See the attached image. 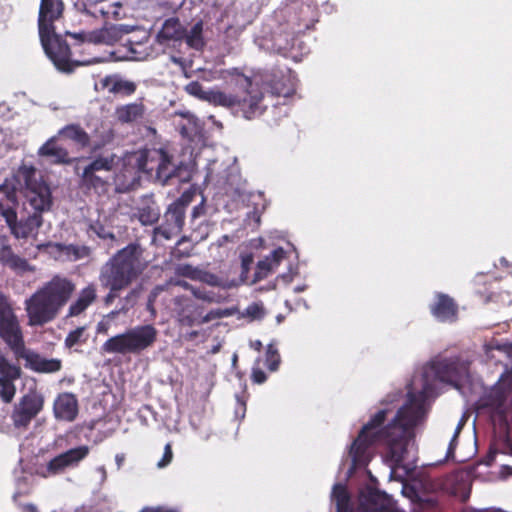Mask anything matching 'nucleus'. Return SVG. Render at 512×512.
Listing matches in <instances>:
<instances>
[{
  "label": "nucleus",
  "mask_w": 512,
  "mask_h": 512,
  "mask_svg": "<svg viewBox=\"0 0 512 512\" xmlns=\"http://www.w3.org/2000/svg\"><path fill=\"white\" fill-rule=\"evenodd\" d=\"M469 376V362L458 356L436 357L423 365L407 384V398L387 423L391 413L388 405L402 397L396 390L386 395L379 409L361 428L358 436L347 448L343 465L349 462L348 473L368 465L376 444L384 445L390 462L391 475L409 476L416 468L415 429L427 418L431 400L436 397L438 385L447 383L459 389V384Z\"/></svg>",
  "instance_id": "f257e3e1"
},
{
  "label": "nucleus",
  "mask_w": 512,
  "mask_h": 512,
  "mask_svg": "<svg viewBox=\"0 0 512 512\" xmlns=\"http://www.w3.org/2000/svg\"><path fill=\"white\" fill-rule=\"evenodd\" d=\"M51 206L50 188L33 166L22 165L0 185V215L17 239L34 237Z\"/></svg>",
  "instance_id": "f03ea898"
},
{
  "label": "nucleus",
  "mask_w": 512,
  "mask_h": 512,
  "mask_svg": "<svg viewBox=\"0 0 512 512\" xmlns=\"http://www.w3.org/2000/svg\"><path fill=\"white\" fill-rule=\"evenodd\" d=\"M140 173L160 185L188 182L192 176L189 165L176 161L163 149L133 153L125 159L123 170L115 175L116 191L126 193L139 185Z\"/></svg>",
  "instance_id": "7ed1b4c3"
},
{
  "label": "nucleus",
  "mask_w": 512,
  "mask_h": 512,
  "mask_svg": "<svg viewBox=\"0 0 512 512\" xmlns=\"http://www.w3.org/2000/svg\"><path fill=\"white\" fill-rule=\"evenodd\" d=\"M231 74L237 75L235 93L225 92L216 87L206 89L197 81L188 83L185 91L195 98L223 107L246 120L262 115L266 105L259 75L248 77L239 73L238 69H233Z\"/></svg>",
  "instance_id": "20e7f679"
},
{
  "label": "nucleus",
  "mask_w": 512,
  "mask_h": 512,
  "mask_svg": "<svg viewBox=\"0 0 512 512\" xmlns=\"http://www.w3.org/2000/svg\"><path fill=\"white\" fill-rule=\"evenodd\" d=\"M63 11L61 0H42L39 9V36L45 54L60 72L71 73L75 66L81 63H73L70 60L71 52L68 44L54 32L53 22L58 19ZM106 58H93L83 64L89 65L106 61Z\"/></svg>",
  "instance_id": "39448f33"
},
{
  "label": "nucleus",
  "mask_w": 512,
  "mask_h": 512,
  "mask_svg": "<svg viewBox=\"0 0 512 512\" xmlns=\"http://www.w3.org/2000/svg\"><path fill=\"white\" fill-rule=\"evenodd\" d=\"M75 290L67 277L56 275L24 302L30 326H43L53 321Z\"/></svg>",
  "instance_id": "423d86ee"
},
{
  "label": "nucleus",
  "mask_w": 512,
  "mask_h": 512,
  "mask_svg": "<svg viewBox=\"0 0 512 512\" xmlns=\"http://www.w3.org/2000/svg\"><path fill=\"white\" fill-rule=\"evenodd\" d=\"M141 258L142 249L138 244L132 243L119 250L101 267V286L112 290L126 289L144 270Z\"/></svg>",
  "instance_id": "0eeeda50"
},
{
  "label": "nucleus",
  "mask_w": 512,
  "mask_h": 512,
  "mask_svg": "<svg viewBox=\"0 0 512 512\" xmlns=\"http://www.w3.org/2000/svg\"><path fill=\"white\" fill-rule=\"evenodd\" d=\"M159 332L152 324L137 325L110 337L102 345L108 354L140 355L154 346Z\"/></svg>",
  "instance_id": "6e6552de"
},
{
  "label": "nucleus",
  "mask_w": 512,
  "mask_h": 512,
  "mask_svg": "<svg viewBox=\"0 0 512 512\" xmlns=\"http://www.w3.org/2000/svg\"><path fill=\"white\" fill-rule=\"evenodd\" d=\"M486 353L492 350H498L506 355L511 361V369L502 374L496 387L491 392L488 405L497 413L504 414L508 409H512V343H498L491 341L485 345Z\"/></svg>",
  "instance_id": "1a4fd4ad"
},
{
  "label": "nucleus",
  "mask_w": 512,
  "mask_h": 512,
  "mask_svg": "<svg viewBox=\"0 0 512 512\" xmlns=\"http://www.w3.org/2000/svg\"><path fill=\"white\" fill-rule=\"evenodd\" d=\"M0 338L15 357L26 347L23 331L9 298L0 291Z\"/></svg>",
  "instance_id": "9d476101"
},
{
  "label": "nucleus",
  "mask_w": 512,
  "mask_h": 512,
  "mask_svg": "<svg viewBox=\"0 0 512 512\" xmlns=\"http://www.w3.org/2000/svg\"><path fill=\"white\" fill-rule=\"evenodd\" d=\"M191 199L187 194L172 202L164 212L162 222L154 228V238L170 240L178 236L185 224L186 208Z\"/></svg>",
  "instance_id": "9b49d317"
},
{
  "label": "nucleus",
  "mask_w": 512,
  "mask_h": 512,
  "mask_svg": "<svg viewBox=\"0 0 512 512\" xmlns=\"http://www.w3.org/2000/svg\"><path fill=\"white\" fill-rule=\"evenodd\" d=\"M44 397L36 391L24 395L15 406L12 419L15 427L26 428L43 409Z\"/></svg>",
  "instance_id": "f8f14e48"
},
{
  "label": "nucleus",
  "mask_w": 512,
  "mask_h": 512,
  "mask_svg": "<svg viewBox=\"0 0 512 512\" xmlns=\"http://www.w3.org/2000/svg\"><path fill=\"white\" fill-rule=\"evenodd\" d=\"M264 93L268 90L273 95L289 97L296 89V76L290 69L279 70L273 74L259 75Z\"/></svg>",
  "instance_id": "ddd939ff"
},
{
  "label": "nucleus",
  "mask_w": 512,
  "mask_h": 512,
  "mask_svg": "<svg viewBox=\"0 0 512 512\" xmlns=\"http://www.w3.org/2000/svg\"><path fill=\"white\" fill-rule=\"evenodd\" d=\"M89 453L88 445H80L60 453L47 463L45 476L61 474L67 469L78 467Z\"/></svg>",
  "instance_id": "4468645a"
},
{
  "label": "nucleus",
  "mask_w": 512,
  "mask_h": 512,
  "mask_svg": "<svg viewBox=\"0 0 512 512\" xmlns=\"http://www.w3.org/2000/svg\"><path fill=\"white\" fill-rule=\"evenodd\" d=\"M20 373V368L10 363L0 350V398L3 402L13 400L16 394L14 381L20 377Z\"/></svg>",
  "instance_id": "2eb2a0df"
},
{
  "label": "nucleus",
  "mask_w": 512,
  "mask_h": 512,
  "mask_svg": "<svg viewBox=\"0 0 512 512\" xmlns=\"http://www.w3.org/2000/svg\"><path fill=\"white\" fill-rule=\"evenodd\" d=\"M362 512H394L393 499L384 492L367 489L359 498Z\"/></svg>",
  "instance_id": "dca6fc26"
},
{
  "label": "nucleus",
  "mask_w": 512,
  "mask_h": 512,
  "mask_svg": "<svg viewBox=\"0 0 512 512\" xmlns=\"http://www.w3.org/2000/svg\"><path fill=\"white\" fill-rule=\"evenodd\" d=\"M17 359H24L26 361V367L40 372V373H54L61 369V361L59 359H48L42 357L38 353L27 349H23V352L16 356Z\"/></svg>",
  "instance_id": "f3484780"
},
{
  "label": "nucleus",
  "mask_w": 512,
  "mask_h": 512,
  "mask_svg": "<svg viewBox=\"0 0 512 512\" xmlns=\"http://www.w3.org/2000/svg\"><path fill=\"white\" fill-rule=\"evenodd\" d=\"M133 217L145 226L153 225L158 221L160 209L152 195H143L139 198L133 209Z\"/></svg>",
  "instance_id": "a211bd4d"
},
{
  "label": "nucleus",
  "mask_w": 512,
  "mask_h": 512,
  "mask_svg": "<svg viewBox=\"0 0 512 512\" xmlns=\"http://www.w3.org/2000/svg\"><path fill=\"white\" fill-rule=\"evenodd\" d=\"M53 413L57 420L74 421L78 414V401L75 395L68 392L59 394L53 404Z\"/></svg>",
  "instance_id": "6ab92c4d"
},
{
  "label": "nucleus",
  "mask_w": 512,
  "mask_h": 512,
  "mask_svg": "<svg viewBox=\"0 0 512 512\" xmlns=\"http://www.w3.org/2000/svg\"><path fill=\"white\" fill-rule=\"evenodd\" d=\"M50 253L62 261H78L89 258L91 250L85 245L48 243Z\"/></svg>",
  "instance_id": "aec40b11"
},
{
  "label": "nucleus",
  "mask_w": 512,
  "mask_h": 512,
  "mask_svg": "<svg viewBox=\"0 0 512 512\" xmlns=\"http://www.w3.org/2000/svg\"><path fill=\"white\" fill-rule=\"evenodd\" d=\"M96 299L97 289L95 284L91 283L78 292L76 298L68 307L66 318H74L82 315Z\"/></svg>",
  "instance_id": "412c9836"
},
{
  "label": "nucleus",
  "mask_w": 512,
  "mask_h": 512,
  "mask_svg": "<svg viewBox=\"0 0 512 512\" xmlns=\"http://www.w3.org/2000/svg\"><path fill=\"white\" fill-rule=\"evenodd\" d=\"M430 311L434 318L440 322H452L456 319L457 306L448 295L438 293L430 305Z\"/></svg>",
  "instance_id": "4be33fe9"
},
{
  "label": "nucleus",
  "mask_w": 512,
  "mask_h": 512,
  "mask_svg": "<svg viewBox=\"0 0 512 512\" xmlns=\"http://www.w3.org/2000/svg\"><path fill=\"white\" fill-rule=\"evenodd\" d=\"M443 488L446 492L466 501L471 491L470 477L464 472L453 473L445 479Z\"/></svg>",
  "instance_id": "5701e85b"
},
{
  "label": "nucleus",
  "mask_w": 512,
  "mask_h": 512,
  "mask_svg": "<svg viewBox=\"0 0 512 512\" xmlns=\"http://www.w3.org/2000/svg\"><path fill=\"white\" fill-rule=\"evenodd\" d=\"M132 30L131 26L125 24L105 26L102 29L95 30V34L92 35L94 44L113 45Z\"/></svg>",
  "instance_id": "b1692460"
},
{
  "label": "nucleus",
  "mask_w": 512,
  "mask_h": 512,
  "mask_svg": "<svg viewBox=\"0 0 512 512\" xmlns=\"http://www.w3.org/2000/svg\"><path fill=\"white\" fill-rule=\"evenodd\" d=\"M285 257L286 252L283 248L279 247L273 250L272 253L266 256L263 260H260L257 264L253 283L266 278L270 273L275 271Z\"/></svg>",
  "instance_id": "393cba45"
},
{
  "label": "nucleus",
  "mask_w": 512,
  "mask_h": 512,
  "mask_svg": "<svg viewBox=\"0 0 512 512\" xmlns=\"http://www.w3.org/2000/svg\"><path fill=\"white\" fill-rule=\"evenodd\" d=\"M58 136L48 139L38 150V155L54 164L69 163L70 158L66 149L58 146Z\"/></svg>",
  "instance_id": "a878e982"
},
{
  "label": "nucleus",
  "mask_w": 512,
  "mask_h": 512,
  "mask_svg": "<svg viewBox=\"0 0 512 512\" xmlns=\"http://www.w3.org/2000/svg\"><path fill=\"white\" fill-rule=\"evenodd\" d=\"M145 111L141 102H134L118 106L115 110V117L121 123H134L144 117Z\"/></svg>",
  "instance_id": "bb28decb"
},
{
  "label": "nucleus",
  "mask_w": 512,
  "mask_h": 512,
  "mask_svg": "<svg viewBox=\"0 0 512 512\" xmlns=\"http://www.w3.org/2000/svg\"><path fill=\"white\" fill-rule=\"evenodd\" d=\"M101 84L109 93L120 94L123 96L131 95L136 90L134 82L124 80L117 75L105 77L102 79Z\"/></svg>",
  "instance_id": "cd10ccee"
},
{
  "label": "nucleus",
  "mask_w": 512,
  "mask_h": 512,
  "mask_svg": "<svg viewBox=\"0 0 512 512\" xmlns=\"http://www.w3.org/2000/svg\"><path fill=\"white\" fill-rule=\"evenodd\" d=\"M56 136L71 140L81 148L91 145L89 134L77 124H69L64 126L58 131Z\"/></svg>",
  "instance_id": "c85d7f7f"
},
{
  "label": "nucleus",
  "mask_w": 512,
  "mask_h": 512,
  "mask_svg": "<svg viewBox=\"0 0 512 512\" xmlns=\"http://www.w3.org/2000/svg\"><path fill=\"white\" fill-rule=\"evenodd\" d=\"M119 163V157L114 153H106L96 157L84 169L83 172L107 173L113 170Z\"/></svg>",
  "instance_id": "c756f323"
},
{
  "label": "nucleus",
  "mask_w": 512,
  "mask_h": 512,
  "mask_svg": "<svg viewBox=\"0 0 512 512\" xmlns=\"http://www.w3.org/2000/svg\"><path fill=\"white\" fill-rule=\"evenodd\" d=\"M198 281L212 287H219L223 290H229L239 285V281L237 279H229L227 277L211 273L203 268H201Z\"/></svg>",
  "instance_id": "7c9ffc66"
},
{
  "label": "nucleus",
  "mask_w": 512,
  "mask_h": 512,
  "mask_svg": "<svg viewBox=\"0 0 512 512\" xmlns=\"http://www.w3.org/2000/svg\"><path fill=\"white\" fill-rule=\"evenodd\" d=\"M184 36V29L176 18L167 19L158 33L160 40H179Z\"/></svg>",
  "instance_id": "2f4dec72"
},
{
  "label": "nucleus",
  "mask_w": 512,
  "mask_h": 512,
  "mask_svg": "<svg viewBox=\"0 0 512 512\" xmlns=\"http://www.w3.org/2000/svg\"><path fill=\"white\" fill-rule=\"evenodd\" d=\"M331 500L336 506V512H353L350 496L342 484L333 486Z\"/></svg>",
  "instance_id": "473e14b6"
},
{
  "label": "nucleus",
  "mask_w": 512,
  "mask_h": 512,
  "mask_svg": "<svg viewBox=\"0 0 512 512\" xmlns=\"http://www.w3.org/2000/svg\"><path fill=\"white\" fill-rule=\"evenodd\" d=\"M183 37H185L186 43L189 47L195 50H201L205 45L203 39V22H196L189 32L184 33Z\"/></svg>",
  "instance_id": "72a5a7b5"
},
{
  "label": "nucleus",
  "mask_w": 512,
  "mask_h": 512,
  "mask_svg": "<svg viewBox=\"0 0 512 512\" xmlns=\"http://www.w3.org/2000/svg\"><path fill=\"white\" fill-rule=\"evenodd\" d=\"M193 296L210 304H221L226 302L228 299V296L224 293L206 290L203 288L193 289Z\"/></svg>",
  "instance_id": "f704fd0d"
},
{
  "label": "nucleus",
  "mask_w": 512,
  "mask_h": 512,
  "mask_svg": "<svg viewBox=\"0 0 512 512\" xmlns=\"http://www.w3.org/2000/svg\"><path fill=\"white\" fill-rule=\"evenodd\" d=\"M88 340V334L86 333V326H79L76 329L70 331L65 338V347L71 349L79 345L86 343Z\"/></svg>",
  "instance_id": "c9c22d12"
},
{
  "label": "nucleus",
  "mask_w": 512,
  "mask_h": 512,
  "mask_svg": "<svg viewBox=\"0 0 512 512\" xmlns=\"http://www.w3.org/2000/svg\"><path fill=\"white\" fill-rule=\"evenodd\" d=\"M291 49L289 52V58L294 61H300L304 55L309 52V48L306 43L300 39L299 35L291 34Z\"/></svg>",
  "instance_id": "e433bc0d"
},
{
  "label": "nucleus",
  "mask_w": 512,
  "mask_h": 512,
  "mask_svg": "<svg viewBox=\"0 0 512 512\" xmlns=\"http://www.w3.org/2000/svg\"><path fill=\"white\" fill-rule=\"evenodd\" d=\"M291 34H277L273 38V49L277 53L283 55L286 58H289V52L291 49Z\"/></svg>",
  "instance_id": "4c0bfd02"
},
{
  "label": "nucleus",
  "mask_w": 512,
  "mask_h": 512,
  "mask_svg": "<svg viewBox=\"0 0 512 512\" xmlns=\"http://www.w3.org/2000/svg\"><path fill=\"white\" fill-rule=\"evenodd\" d=\"M82 180L85 185L95 190H104L106 185L104 177L101 174H97V172H83Z\"/></svg>",
  "instance_id": "58836bf2"
},
{
  "label": "nucleus",
  "mask_w": 512,
  "mask_h": 512,
  "mask_svg": "<svg viewBox=\"0 0 512 512\" xmlns=\"http://www.w3.org/2000/svg\"><path fill=\"white\" fill-rule=\"evenodd\" d=\"M236 313V308H217L209 311L206 315H204L199 324H206L216 319H222L226 317L233 316Z\"/></svg>",
  "instance_id": "ea45409f"
},
{
  "label": "nucleus",
  "mask_w": 512,
  "mask_h": 512,
  "mask_svg": "<svg viewBox=\"0 0 512 512\" xmlns=\"http://www.w3.org/2000/svg\"><path fill=\"white\" fill-rule=\"evenodd\" d=\"M241 316L244 318H249L251 321L260 320L265 316V309L262 303L254 302L248 305Z\"/></svg>",
  "instance_id": "a19ab883"
},
{
  "label": "nucleus",
  "mask_w": 512,
  "mask_h": 512,
  "mask_svg": "<svg viewBox=\"0 0 512 512\" xmlns=\"http://www.w3.org/2000/svg\"><path fill=\"white\" fill-rule=\"evenodd\" d=\"M200 271V267H195L190 264H180L175 268L176 275L189 278L193 281L199 280Z\"/></svg>",
  "instance_id": "79ce46f5"
},
{
  "label": "nucleus",
  "mask_w": 512,
  "mask_h": 512,
  "mask_svg": "<svg viewBox=\"0 0 512 512\" xmlns=\"http://www.w3.org/2000/svg\"><path fill=\"white\" fill-rule=\"evenodd\" d=\"M266 364L270 371H276L279 367L280 355L273 344H269L267 347Z\"/></svg>",
  "instance_id": "37998d69"
},
{
  "label": "nucleus",
  "mask_w": 512,
  "mask_h": 512,
  "mask_svg": "<svg viewBox=\"0 0 512 512\" xmlns=\"http://www.w3.org/2000/svg\"><path fill=\"white\" fill-rule=\"evenodd\" d=\"M466 420H467L466 416L463 415L462 418L460 419V421L458 422V424H457V426L455 428L453 437L451 438L449 446H448V449H447L446 459H450V458L453 457V453H454V449H455L456 444H457L458 436H459L462 428L464 427V425L466 423Z\"/></svg>",
  "instance_id": "c03bdc74"
},
{
  "label": "nucleus",
  "mask_w": 512,
  "mask_h": 512,
  "mask_svg": "<svg viewBox=\"0 0 512 512\" xmlns=\"http://www.w3.org/2000/svg\"><path fill=\"white\" fill-rule=\"evenodd\" d=\"M6 266L18 273H24L30 270L28 262L15 254L12 255Z\"/></svg>",
  "instance_id": "a18cd8bd"
},
{
  "label": "nucleus",
  "mask_w": 512,
  "mask_h": 512,
  "mask_svg": "<svg viewBox=\"0 0 512 512\" xmlns=\"http://www.w3.org/2000/svg\"><path fill=\"white\" fill-rule=\"evenodd\" d=\"M496 450L499 453L512 456V436L509 433L499 441Z\"/></svg>",
  "instance_id": "49530a36"
},
{
  "label": "nucleus",
  "mask_w": 512,
  "mask_h": 512,
  "mask_svg": "<svg viewBox=\"0 0 512 512\" xmlns=\"http://www.w3.org/2000/svg\"><path fill=\"white\" fill-rule=\"evenodd\" d=\"M13 254L11 246L4 239H0V263L6 266Z\"/></svg>",
  "instance_id": "de8ad7c7"
},
{
  "label": "nucleus",
  "mask_w": 512,
  "mask_h": 512,
  "mask_svg": "<svg viewBox=\"0 0 512 512\" xmlns=\"http://www.w3.org/2000/svg\"><path fill=\"white\" fill-rule=\"evenodd\" d=\"M90 231L95 233L101 239H114V234L106 229L102 224L95 223L90 226Z\"/></svg>",
  "instance_id": "09e8293b"
},
{
  "label": "nucleus",
  "mask_w": 512,
  "mask_h": 512,
  "mask_svg": "<svg viewBox=\"0 0 512 512\" xmlns=\"http://www.w3.org/2000/svg\"><path fill=\"white\" fill-rule=\"evenodd\" d=\"M172 459H173V452H172L171 445L168 443L164 447V453H163L162 458L157 462V467L159 469L165 468L166 466H168L171 463Z\"/></svg>",
  "instance_id": "8fccbe9b"
},
{
  "label": "nucleus",
  "mask_w": 512,
  "mask_h": 512,
  "mask_svg": "<svg viewBox=\"0 0 512 512\" xmlns=\"http://www.w3.org/2000/svg\"><path fill=\"white\" fill-rule=\"evenodd\" d=\"M95 34V30L94 31H89V32H85V31H82V32H79V33H69V35L71 37H73L74 39L80 41V42H87V43H92L94 44V37L92 35Z\"/></svg>",
  "instance_id": "3c124183"
},
{
  "label": "nucleus",
  "mask_w": 512,
  "mask_h": 512,
  "mask_svg": "<svg viewBox=\"0 0 512 512\" xmlns=\"http://www.w3.org/2000/svg\"><path fill=\"white\" fill-rule=\"evenodd\" d=\"M252 379L257 384H262L266 381L267 376L264 371L258 368H253Z\"/></svg>",
  "instance_id": "603ef678"
},
{
  "label": "nucleus",
  "mask_w": 512,
  "mask_h": 512,
  "mask_svg": "<svg viewBox=\"0 0 512 512\" xmlns=\"http://www.w3.org/2000/svg\"><path fill=\"white\" fill-rule=\"evenodd\" d=\"M205 213L204 208V199L202 198V201L200 204L196 205L191 213V217L193 220L197 219L198 217L202 216Z\"/></svg>",
  "instance_id": "864d4df0"
},
{
  "label": "nucleus",
  "mask_w": 512,
  "mask_h": 512,
  "mask_svg": "<svg viewBox=\"0 0 512 512\" xmlns=\"http://www.w3.org/2000/svg\"><path fill=\"white\" fill-rule=\"evenodd\" d=\"M95 472L99 475V483L102 485L107 480V471L105 466L101 465L95 468Z\"/></svg>",
  "instance_id": "5fc2aeb1"
},
{
  "label": "nucleus",
  "mask_w": 512,
  "mask_h": 512,
  "mask_svg": "<svg viewBox=\"0 0 512 512\" xmlns=\"http://www.w3.org/2000/svg\"><path fill=\"white\" fill-rule=\"evenodd\" d=\"M130 56L129 58L132 60H142L144 59V55L136 50V48L133 47L132 43H130Z\"/></svg>",
  "instance_id": "6e6d98bb"
},
{
  "label": "nucleus",
  "mask_w": 512,
  "mask_h": 512,
  "mask_svg": "<svg viewBox=\"0 0 512 512\" xmlns=\"http://www.w3.org/2000/svg\"><path fill=\"white\" fill-rule=\"evenodd\" d=\"M120 291L121 290L109 289V293L105 297V304H107V305L111 304L115 300V298L118 296V293Z\"/></svg>",
  "instance_id": "4d7b16f0"
},
{
  "label": "nucleus",
  "mask_w": 512,
  "mask_h": 512,
  "mask_svg": "<svg viewBox=\"0 0 512 512\" xmlns=\"http://www.w3.org/2000/svg\"><path fill=\"white\" fill-rule=\"evenodd\" d=\"M256 207L254 208V211L252 212L253 218L256 223L260 222V214L261 211L265 209V204H261V209L258 208V203H255Z\"/></svg>",
  "instance_id": "13d9d810"
},
{
  "label": "nucleus",
  "mask_w": 512,
  "mask_h": 512,
  "mask_svg": "<svg viewBox=\"0 0 512 512\" xmlns=\"http://www.w3.org/2000/svg\"><path fill=\"white\" fill-rule=\"evenodd\" d=\"M237 399V402L239 404V407L236 408V415H241V417H244V414H245V403L243 401L240 400L239 396L236 397Z\"/></svg>",
  "instance_id": "bf43d9fd"
},
{
  "label": "nucleus",
  "mask_w": 512,
  "mask_h": 512,
  "mask_svg": "<svg viewBox=\"0 0 512 512\" xmlns=\"http://www.w3.org/2000/svg\"><path fill=\"white\" fill-rule=\"evenodd\" d=\"M124 461H125V454L118 453L115 455V463L117 466V470H120L122 468Z\"/></svg>",
  "instance_id": "052dcab7"
},
{
  "label": "nucleus",
  "mask_w": 512,
  "mask_h": 512,
  "mask_svg": "<svg viewBox=\"0 0 512 512\" xmlns=\"http://www.w3.org/2000/svg\"><path fill=\"white\" fill-rule=\"evenodd\" d=\"M176 285L186 289V290H190L191 293L193 294V289H198L199 287H194L192 286L191 284H189L188 282L184 281V280H178L176 281Z\"/></svg>",
  "instance_id": "680f3d73"
},
{
  "label": "nucleus",
  "mask_w": 512,
  "mask_h": 512,
  "mask_svg": "<svg viewBox=\"0 0 512 512\" xmlns=\"http://www.w3.org/2000/svg\"><path fill=\"white\" fill-rule=\"evenodd\" d=\"M156 297V294H151L147 303V309L151 312L152 316L154 317L156 314L155 308L153 306L154 298Z\"/></svg>",
  "instance_id": "e2e57ef3"
},
{
  "label": "nucleus",
  "mask_w": 512,
  "mask_h": 512,
  "mask_svg": "<svg viewBox=\"0 0 512 512\" xmlns=\"http://www.w3.org/2000/svg\"><path fill=\"white\" fill-rule=\"evenodd\" d=\"M22 512H37V508L33 504H23L20 505Z\"/></svg>",
  "instance_id": "0e129e2a"
},
{
  "label": "nucleus",
  "mask_w": 512,
  "mask_h": 512,
  "mask_svg": "<svg viewBox=\"0 0 512 512\" xmlns=\"http://www.w3.org/2000/svg\"><path fill=\"white\" fill-rule=\"evenodd\" d=\"M250 347L256 351H260L262 348V342L260 340L251 341Z\"/></svg>",
  "instance_id": "69168bd1"
},
{
  "label": "nucleus",
  "mask_w": 512,
  "mask_h": 512,
  "mask_svg": "<svg viewBox=\"0 0 512 512\" xmlns=\"http://www.w3.org/2000/svg\"><path fill=\"white\" fill-rule=\"evenodd\" d=\"M97 12L100 13L102 16H107L110 14V10L106 9L104 6H101L97 9Z\"/></svg>",
  "instance_id": "338daca9"
},
{
  "label": "nucleus",
  "mask_w": 512,
  "mask_h": 512,
  "mask_svg": "<svg viewBox=\"0 0 512 512\" xmlns=\"http://www.w3.org/2000/svg\"><path fill=\"white\" fill-rule=\"evenodd\" d=\"M283 281H285L286 283H290L293 279L292 275L290 273L288 274H282L279 276Z\"/></svg>",
  "instance_id": "774afa93"
}]
</instances>
